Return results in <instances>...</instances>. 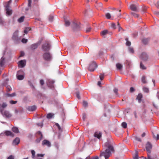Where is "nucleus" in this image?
<instances>
[{"instance_id": "47", "label": "nucleus", "mask_w": 159, "mask_h": 159, "mask_svg": "<svg viewBox=\"0 0 159 159\" xmlns=\"http://www.w3.org/2000/svg\"><path fill=\"white\" fill-rule=\"evenodd\" d=\"M70 22L68 20H65V25L66 26H69L70 25Z\"/></svg>"}, {"instance_id": "29", "label": "nucleus", "mask_w": 159, "mask_h": 159, "mask_svg": "<svg viewBox=\"0 0 159 159\" xmlns=\"http://www.w3.org/2000/svg\"><path fill=\"white\" fill-rule=\"evenodd\" d=\"M117 26L118 28V31H120L121 30L124 31L123 29L120 27V25L118 22H117Z\"/></svg>"}, {"instance_id": "5", "label": "nucleus", "mask_w": 159, "mask_h": 159, "mask_svg": "<svg viewBox=\"0 0 159 159\" xmlns=\"http://www.w3.org/2000/svg\"><path fill=\"white\" fill-rule=\"evenodd\" d=\"M140 57L143 61H147L148 58V56L145 52L142 53L140 56Z\"/></svg>"}, {"instance_id": "54", "label": "nucleus", "mask_w": 159, "mask_h": 159, "mask_svg": "<svg viewBox=\"0 0 159 159\" xmlns=\"http://www.w3.org/2000/svg\"><path fill=\"white\" fill-rule=\"evenodd\" d=\"M31 153L32 154V157L34 158V157L35 155V151L34 150H32L31 151Z\"/></svg>"}, {"instance_id": "10", "label": "nucleus", "mask_w": 159, "mask_h": 159, "mask_svg": "<svg viewBox=\"0 0 159 159\" xmlns=\"http://www.w3.org/2000/svg\"><path fill=\"white\" fill-rule=\"evenodd\" d=\"M50 47V45L48 43H45L42 46V48L45 51H48Z\"/></svg>"}, {"instance_id": "43", "label": "nucleus", "mask_w": 159, "mask_h": 159, "mask_svg": "<svg viewBox=\"0 0 159 159\" xmlns=\"http://www.w3.org/2000/svg\"><path fill=\"white\" fill-rule=\"evenodd\" d=\"M129 51L131 53H133L134 52V49L133 48L129 47Z\"/></svg>"}, {"instance_id": "18", "label": "nucleus", "mask_w": 159, "mask_h": 159, "mask_svg": "<svg viewBox=\"0 0 159 159\" xmlns=\"http://www.w3.org/2000/svg\"><path fill=\"white\" fill-rule=\"evenodd\" d=\"M5 59L3 57H2L0 60V66L2 67L4 65Z\"/></svg>"}, {"instance_id": "24", "label": "nucleus", "mask_w": 159, "mask_h": 159, "mask_svg": "<svg viewBox=\"0 0 159 159\" xmlns=\"http://www.w3.org/2000/svg\"><path fill=\"white\" fill-rule=\"evenodd\" d=\"M54 115L53 113H49L47 115V118L48 119H51L54 116Z\"/></svg>"}, {"instance_id": "26", "label": "nucleus", "mask_w": 159, "mask_h": 159, "mask_svg": "<svg viewBox=\"0 0 159 159\" xmlns=\"http://www.w3.org/2000/svg\"><path fill=\"white\" fill-rule=\"evenodd\" d=\"M148 157L147 158L146 157H142L143 158V159H154L153 158L151 157V156L150 155V153H148Z\"/></svg>"}, {"instance_id": "49", "label": "nucleus", "mask_w": 159, "mask_h": 159, "mask_svg": "<svg viewBox=\"0 0 159 159\" xmlns=\"http://www.w3.org/2000/svg\"><path fill=\"white\" fill-rule=\"evenodd\" d=\"M111 27L114 29H116V25L114 23H112L111 24Z\"/></svg>"}, {"instance_id": "3", "label": "nucleus", "mask_w": 159, "mask_h": 159, "mask_svg": "<svg viewBox=\"0 0 159 159\" xmlns=\"http://www.w3.org/2000/svg\"><path fill=\"white\" fill-rule=\"evenodd\" d=\"M97 66V65L94 61L90 63L89 67V70L90 71H93Z\"/></svg>"}, {"instance_id": "41", "label": "nucleus", "mask_w": 159, "mask_h": 159, "mask_svg": "<svg viewBox=\"0 0 159 159\" xmlns=\"http://www.w3.org/2000/svg\"><path fill=\"white\" fill-rule=\"evenodd\" d=\"M127 123L125 122H123L121 124V126L124 128H125L127 127Z\"/></svg>"}, {"instance_id": "48", "label": "nucleus", "mask_w": 159, "mask_h": 159, "mask_svg": "<svg viewBox=\"0 0 159 159\" xmlns=\"http://www.w3.org/2000/svg\"><path fill=\"white\" fill-rule=\"evenodd\" d=\"M6 88L7 89V91L8 92L10 91H11L12 89L11 87L9 85L7 86L6 87Z\"/></svg>"}, {"instance_id": "11", "label": "nucleus", "mask_w": 159, "mask_h": 159, "mask_svg": "<svg viewBox=\"0 0 159 159\" xmlns=\"http://www.w3.org/2000/svg\"><path fill=\"white\" fill-rule=\"evenodd\" d=\"M42 144L43 145H46L48 147H50L51 145L50 142L46 139H45L43 141Z\"/></svg>"}, {"instance_id": "25", "label": "nucleus", "mask_w": 159, "mask_h": 159, "mask_svg": "<svg viewBox=\"0 0 159 159\" xmlns=\"http://www.w3.org/2000/svg\"><path fill=\"white\" fill-rule=\"evenodd\" d=\"M12 130L13 131L16 133H19V131L18 129L16 127H13L12 129Z\"/></svg>"}, {"instance_id": "31", "label": "nucleus", "mask_w": 159, "mask_h": 159, "mask_svg": "<svg viewBox=\"0 0 159 159\" xmlns=\"http://www.w3.org/2000/svg\"><path fill=\"white\" fill-rule=\"evenodd\" d=\"M133 159H139L138 154L137 151L135 152V156L133 157Z\"/></svg>"}, {"instance_id": "52", "label": "nucleus", "mask_w": 159, "mask_h": 159, "mask_svg": "<svg viewBox=\"0 0 159 159\" xmlns=\"http://www.w3.org/2000/svg\"><path fill=\"white\" fill-rule=\"evenodd\" d=\"M83 106L85 107H86L88 106V103L86 101H83Z\"/></svg>"}, {"instance_id": "1", "label": "nucleus", "mask_w": 159, "mask_h": 159, "mask_svg": "<svg viewBox=\"0 0 159 159\" xmlns=\"http://www.w3.org/2000/svg\"><path fill=\"white\" fill-rule=\"evenodd\" d=\"M106 146L107 147V148L105 152H101L100 155V157L102 156H104L105 159H107L110 156L111 152H114V148L113 146L109 142L106 143Z\"/></svg>"}, {"instance_id": "4", "label": "nucleus", "mask_w": 159, "mask_h": 159, "mask_svg": "<svg viewBox=\"0 0 159 159\" xmlns=\"http://www.w3.org/2000/svg\"><path fill=\"white\" fill-rule=\"evenodd\" d=\"M43 59L45 61H50L51 59V56L49 52H45L43 55Z\"/></svg>"}, {"instance_id": "30", "label": "nucleus", "mask_w": 159, "mask_h": 159, "mask_svg": "<svg viewBox=\"0 0 159 159\" xmlns=\"http://www.w3.org/2000/svg\"><path fill=\"white\" fill-rule=\"evenodd\" d=\"M142 82L144 84L147 83V81H146V77L145 76H142L141 79Z\"/></svg>"}, {"instance_id": "2", "label": "nucleus", "mask_w": 159, "mask_h": 159, "mask_svg": "<svg viewBox=\"0 0 159 159\" xmlns=\"http://www.w3.org/2000/svg\"><path fill=\"white\" fill-rule=\"evenodd\" d=\"M0 113L3 116L7 118L11 116L12 114L7 110H0Z\"/></svg>"}, {"instance_id": "15", "label": "nucleus", "mask_w": 159, "mask_h": 159, "mask_svg": "<svg viewBox=\"0 0 159 159\" xmlns=\"http://www.w3.org/2000/svg\"><path fill=\"white\" fill-rule=\"evenodd\" d=\"M20 140L18 138H16L13 141L12 144L14 145H18L20 143Z\"/></svg>"}, {"instance_id": "8", "label": "nucleus", "mask_w": 159, "mask_h": 159, "mask_svg": "<svg viewBox=\"0 0 159 159\" xmlns=\"http://www.w3.org/2000/svg\"><path fill=\"white\" fill-rule=\"evenodd\" d=\"M38 134V139L36 140V142L37 143H39L43 138V135L40 131H38L37 132Z\"/></svg>"}, {"instance_id": "64", "label": "nucleus", "mask_w": 159, "mask_h": 159, "mask_svg": "<svg viewBox=\"0 0 159 159\" xmlns=\"http://www.w3.org/2000/svg\"><path fill=\"white\" fill-rule=\"evenodd\" d=\"M40 83L41 85H43L44 83L43 80H40Z\"/></svg>"}, {"instance_id": "17", "label": "nucleus", "mask_w": 159, "mask_h": 159, "mask_svg": "<svg viewBox=\"0 0 159 159\" xmlns=\"http://www.w3.org/2000/svg\"><path fill=\"white\" fill-rule=\"evenodd\" d=\"M5 9L6 11V13L7 15L8 16H10L12 14V10L10 8Z\"/></svg>"}, {"instance_id": "61", "label": "nucleus", "mask_w": 159, "mask_h": 159, "mask_svg": "<svg viewBox=\"0 0 159 159\" xmlns=\"http://www.w3.org/2000/svg\"><path fill=\"white\" fill-rule=\"evenodd\" d=\"M31 0H28V6L29 7H31Z\"/></svg>"}, {"instance_id": "59", "label": "nucleus", "mask_w": 159, "mask_h": 159, "mask_svg": "<svg viewBox=\"0 0 159 159\" xmlns=\"http://www.w3.org/2000/svg\"><path fill=\"white\" fill-rule=\"evenodd\" d=\"M14 156L11 155L7 158V159H14Z\"/></svg>"}, {"instance_id": "22", "label": "nucleus", "mask_w": 159, "mask_h": 159, "mask_svg": "<svg viewBox=\"0 0 159 159\" xmlns=\"http://www.w3.org/2000/svg\"><path fill=\"white\" fill-rule=\"evenodd\" d=\"M23 112V110H15V113L16 115H20Z\"/></svg>"}, {"instance_id": "50", "label": "nucleus", "mask_w": 159, "mask_h": 159, "mask_svg": "<svg viewBox=\"0 0 159 159\" xmlns=\"http://www.w3.org/2000/svg\"><path fill=\"white\" fill-rule=\"evenodd\" d=\"M153 137L155 139L157 140H158L159 139V134H157V136L156 137V135L153 134Z\"/></svg>"}, {"instance_id": "6", "label": "nucleus", "mask_w": 159, "mask_h": 159, "mask_svg": "<svg viewBox=\"0 0 159 159\" xmlns=\"http://www.w3.org/2000/svg\"><path fill=\"white\" fill-rule=\"evenodd\" d=\"M146 148V150L148 152V153H150L152 148V145L149 142H148L147 143Z\"/></svg>"}, {"instance_id": "53", "label": "nucleus", "mask_w": 159, "mask_h": 159, "mask_svg": "<svg viewBox=\"0 0 159 159\" xmlns=\"http://www.w3.org/2000/svg\"><path fill=\"white\" fill-rule=\"evenodd\" d=\"M91 28L90 26H88L87 28L86 29V33H88L90 32L91 30Z\"/></svg>"}, {"instance_id": "7", "label": "nucleus", "mask_w": 159, "mask_h": 159, "mask_svg": "<svg viewBox=\"0 0 159 159\" xmlns=\"http://www.w3.org/2000/svg\"><path fill=\"white\" fill-rule=\"evenodd\" d=\"M26 61L25 60H21L18 62L19 67L23 68L26 65Z\"/></svg>"}, {"instance_id": "33", "label": "nucleus", "mask_w": 159, "mask_h": 159, "mask_svg": "<svg viewBox=\"0 0 159 159\" xmlns=\"http://www.w3.org/2000/svg\"><path fill=\"white\" fill-rule=\"evenodd\" d=\"M24 18L25 17L24 16L21 17L18 19V21L20 23L23 22L24 21Z\"/></svg>"}, {"instance_id": "27", "label": "nucleus", "mask_w": 159, "mask_h": 159, "mask_svg": "<svg viewBox=\"0 0 159 159\" xmlns=\"http://www.w3.org/2000/svg\"><path fill=\"white\" fill-rule=\"evenodd\" d=\"M125 40L126 41V45L127 46H130L131 45V42L128 41V38L125 39Z\"/></svg>"}, {"instance_id": "56", "label": "nucleus", "mask_w": 159, "mask_h": 159, "mask_svg": "<svg viewBox=\"0 0 159 159\" xmlns=\"http://www.w3.org/2000/svg\"><path fill=\"white\" fill-rule=\"evenodd\" d=\"M10 4L9 3H8L7 2L6 6L5 7V9L10 8Z\"/></svg>"}, {"instance_id": "39", "label": "nucleus", "mask_w": 159, "mask_h": 159, "mask_svg": "<svg viewBox=\"0 0 159 159\" xmlns=\"http://www.w3.org/2000/svg\"><path fill=\"white\" fill-rule=\"evenodd\" d=\"M140 67L141 69L143 70H145L146 69V68L145 67L144 65L142 64V62H141L140 63Z\"/></svg>"}, {"instance_id": "42", "label": "nucleus", "mask_w": 159, "mask_h": 159, "mask_svg": "<svg viewBox=\"0 0 159 159\" xmlns=\"http://www.w3.org/2000/svg\"><path fill=\"white\" fill-rule=\"evenodd\" d=\"M30 30V29L29 28H26L24 30V33L26 34Z\"/></svg>"}, {"instance_id": "63", "label": "nucleus", "mask_w": 159, "mask_h": 159, "mask_svg": "<svg viewBox=\"0 0 159 159\" xmlns=\"http://www.w3.org/2000/svg\"><path fill=\"white\" fill-rule=\"evenodd\" d=\"M44 156V154H38L37 156L38 157H43Z\"/></svg>"}, {"instance_id": "44", "label": "nucleus", "mask_w": 159, "mask_h": 159, "mask_svg": "<svg viewBox=\"0 0 159 159\" xmlns=\"http://www.w3.org/2000/svg\"><path fill=\"white\" fill-rule=\"evenodd\" d=\"M143 90L145 92L148 93L149 92L148 89L146 87H143Z\"/></svg>"}, {"instance_id": "58", "label": "nucleus", "mask_w": 159, "mask_h": 159, "mask_svg": "<svg viewBox=\"0 0 159 159\" xmlns=\"http://www.w3.org/2000/svg\"><path fill=\"white\" fill-rule=\"evenodd\" d=\"M53 19V17L52 16H50L49 18V21H52Z\"/></svg>"}, {"instance_id": "34", "label": "nucleus", "mask_w": 159, "mask_h": 159, "mask_svg": "<svg viewBox=\"0 0 159 159\" xmlns=\"http://www.w3.org/2000/svg\"><path fill=\"white\" fill-rule=\"evenodd\" d=\"M116 66L118 69L120 70L122 68V66L120 63H117L116 64Z\"/></svg>"}, {"instance_id": "19", "label": "nucleus", "mask_w": 159, "mask_h": 159, "mask_svg": "<svg viewBox=\"0 0 159 159\" xmlns=\"http://www.w3.org/2000/svg\"><path fill=\"white\" fill-rule=\"evenodd\" d=\"M5 133L7 136H10L12 137L14 136V134L10 131H5Z\"/></svg>"}, {"instance_id": "35", "label": "nucleus", "mask_w": 159, "mask_h": 159, "mask_svg": "<svg viewBox=\"0 0 159 159\" xmlns=\"http://www.w3.org/2000/svg\"><path fill=\"white\" fill-rule=\"evenodd\" d=\"M108 33V31L107 30H104L102 31L101 32V34L102 36H104L106 34Z\"/></svg>"}, {"instance_id": "37", "label": "nucleus", "mask_w": 159, "mask_h": 159, "mask_svg": "<svg viewBox=\"0 0 159 159\" xmlns=\"http://www.w3.org/2000/svg\"><path fill=\"white\" fill-rule=\"evenodd\" d=\"M113 92L117 96L118 95V89L117 88H114L113 89Z\"/></svg>"}, {"instance_id": "46", "label": "nucleus", "mask_w": 159, "mask_h": 159, "mask_svg": "<svg viewBox=\"0 0 159 159\" xmlns=\"http://www.w3.org/2000/svg\"><path fill=\"white\" fill-rule=\"evenodd\" d=\"M131 14L135 17H139V15L134 12H131Z\"/></svg>"}, {"instance_id": "55", "label": "nucleus", "mask_w": 159, "mask_h": 159, "mask_svg": "<svg viewBox=\"0 0 159 159\" xmlns=\"http://www.w3.org/2000/svg\"><path fill=\"white\" fill-rule=\"evenodd\" d=\"M104 78V75L103 74H101L100 76V78L101 80H102Z\"/></svg>"}, {"instance_id": "14", "label": "nucleus", "mask_w": 159, "mask_h": 159, "mask_svg": "<svg viewBox=\"0 0 159 159\" xmlns=\"http://www.w3.org/2000/svg\"><path fill=\"white\" fill-rule=\"evenodd\" d=\"M54 83V81L52 80H49L48 81L47 84L48 86L50 87L51 88L53 87V84Z\"/></svg>"}, {"instance_id": "9", "label": "nucleus", "mask_w": 159, "mask_h": 159, "mask_svg": "<svg viewBox=\"0 0 159 159\" xmlns=\"http://www.w3.org/2000/svg\"><path fill=\"white\" fill-rule=\"evenodd\" d=\"M138 5L137 4H132L130 6V9L132 11H137Z\"/></svg>"}, {"instance_id": "62", "label": "nucleus", "mask_w": 159, "mask_h": 159, "mask_svg": "<svg viewBox=\"0 0 159 159\" xmlns=\"http://www.w3.org/2000/svg\"><path fill=\"white\" fill-rule=\"evenodd\" d=\"M21 41L24 43H27V40L26 39H23L21 40Z\"/></svg>"}, {"instance_id": "45", "label": "nucleus", "mask_w": 159, "mask_h": 159, "mask_svg": "<svg viewBox=\"0 0 159 159\" xmlns=\"http://www.w3.org/2000/svg\"><path fill=\"white\" fill-rule=\"evenodd\" d=\"M106 16L107 19H110L111 17V15L110 13H107L106 14Z\"/></svg>"}, {"instance_id": "38", "label": "nucleus", "mask_w": 159, "mask_h": 159, "mask_svg": "<svg viewBox=\"0 0 159 159\" xmlns=\"http://www.w3.org/2000/svg\"><path fill=\"white\" fill-rule=\"evenodd\" d=\"M55 125L57 127L59 131H62V129L61 127L59 125V124L57 123H56L55 124Z\"/></svg>"}, {"instance_id": "12", "label": "nucleus", "mask_w": 159, "mask_h": 159, "mask_svg": "<svg viewBox=\"0 0 159 159\" xmlns=\"http://www.w3.org/2000/svg\"><path fill=\"white\" fill-rule=\"evenodd\" d=\"M21 72V71H19L17 72L16 77L17 79L20 80H22L24 78V76L22 75H19V74Z\"/></svg>"}, {"instance_id": "16", "label": "nucleus", "mask_w": 159, "mask_h": 159, "mask_svg": "<svg viewBox=\"0 0 159 159\" xmlns=\"http://www.w3.org/2000/svg\"><path fill=\"white\" fill-rule=\"evenodd\" d=\"M18 30L16 31L13 34L12 39L14 40H16L18 38Z\"/></svg>"}, {"instance_id": "28", "label": "nucleus", "mask_w": 159, "mask_h": 159, "mask_svg": "<svg viewBox=\"0 0 159 159\" xmlns=\"http://www.w3.org/2000/svg\"><path fill=\"white\" fill-rule=\"evenodd\" d=\"M7 105L6 103L3 102L2 104H0V107H1L3 108H5L7 106Z\"/></svg>"}, {"instance_id": "23", "label": "nucleus", "mask_w": 159, "mask_h": 159, "mask_svg": "<svg viewBox=\"0 0 159 159\" xmlns=\"http://www.w3.org/2000/svg\"><path fill=\"white\" fill-rule=\"evenodd\" d=\"M38 47V44L37 43H35L32 44L31 46V48L34 50L36 48Z\"/></svg>"}, {"instance_id": "32", "label": "nucleus", "mask_w": 159, "mask_h": 159, "mask_svg": "<svg viewBox=\"0 0 159 159\" xmlns=\"http://www.w3.org/2000/svg\"><path fill=\"white\" fill-rule=\"evenodd\" d=\"M149 40L148 39H144L142 40V42L144 44H147Z\"/></svg>"}, {"instance_id": "21", "label": "nucleus", "mask_w": 159, "mask_h": 159, "mask_svg": "<svg viewBox=\"0 0 159 159\" xmlns=\"http://www.w3.org/2000/svg\"><path fill=\"white\" fill-rule=\"evenodd\" d=\"M143 97V96L142 94L139 93L137 96L136 99L138 100L139 102H140L141 101V99Z\"/></svg>"}, {"instance_id": "36", "label": "nucleus", "mask_w": 159, "mask_h": 159, "mask_svg": "<svg viewBox=\"0 0 159 159\" xmlns=\"http://www.w3.org/2000/svg\"><path fill=\"white\" fill-rule=\"evenodd\" d=\"M6 95L7 97H13L16 96V93H13L11 94H10L9 93H7L6 94Z\"/></svg>"}, {"instance_id": "57", "label": "nucleus", "mask_w": 159, "mask_h": 159, "mask_svg": "<svg viewBox=\"0 0 159 159\" xmlns=\"http://www.w3.org/2000/svg\"><path fill=\"white\" fill-rule=\"evenodd\" d=\"M10 4L9 3H8L7 2L6 6L5 7V9L10 8Z\"/></svg>"}, {"instance_id": "40", "label": "nucleus", "mask_w": 159, "mask_h": 159, "mask_svg": "<svg viewBox=\"0 0 159 159\" xmlns=\"http://www.w3.org/2000/svg\"><path fill=\"white\" fill-rule=\"evenodd\" d=\"M37 107L36 106L34 105L32 106L29 107H28V109H36Z\"/></svg>"}, {"instance_id": "13", "label": "nucleus", "mask_w": 159, "mask_h": 159, "mask_svg": "<svg viewBox=\"0 0 159 159\" xmlns=\"http://www.w3.org/2000/svg\"><path fill=\"white\" fill-rule=\"evenodd\" d=\"M72 25L74 30H79L80 28V26L79 25L75 22H73Z\"/></svg>"}, {"instance_id": "20", "label": "nucleus", "mask_w": 159, "mask_h": 159, "mask_svg": "<svg viewBox=\"0 0 159 159\" xmlns=\"http://www.w3.org/2000/svg\"><path fill=\"white\" fill-rule=\"evenodd\" d=\"M102 136V133L100 132H96L94 134V136L99 139Z\"/></svg>"}, {"instance_id": "60", "label": "nucleus", "mask_w": 159, "mask_h": 159, "mask_svg": "<svg viewBox=\"0 0 159 159\" xmlns=\"http://www.w3.org/2000/svg\"><path fill=\"white\" fill-rule=\"evenodd\" d=\"M37 125L38 126H40L41 127H42L43 125V122H42L41 123H38L37 124Z\"/></svg>"}, {"instance_id": "51", "label": "nucleus", "mask_w": 159, "mask_h": 159, "mask_svg": "<svg viewBox=\"0 0 159 159\" xmlns=\"http://www.w3.org/2000/svg\"><path fill=\"white\" fill-rule=\"evenodd\" d=\"M17 102V101L11 100L9 102L11 104H14L16 103Z\"/></svg>"}]
</instances>
